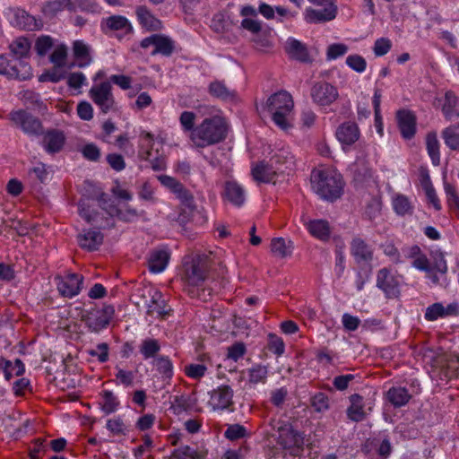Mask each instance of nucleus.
I'll return each mask as SVG.
<instances>
[{
	"instance_id": "37",
	"label": "nucleus",
	"mask_w": 459,
	"mask_h": 459,
	"mask_svg": "<svg viewBox=\"0 0 459 459\" xmlns=\"http://www.w3.org/2000/svg\"><path fill=\"white\" fill-rule=\"evenodd\" d=\"M9 48L12 56L14 57L15 60H25L30 53V42L26 38H17L10 44Z\"/></svg>"
},
{
	"instance_id": "32",
	"label": "nucleus",
	"mask_w": 459,
	"mask_h": 459,
	"mask_svg": "<svg viewBox=\"0 0 459 459\" xmlns=\"http://www.w3.org/2000/svg\"><path fill=\"white\" fill-rule=\"evenodd\" d=\"M159 181L162 186L169 189L172 193H174L179 199L184 201H188L191 198L188 191L184 187V186L178 182L176 178L167 176L161 175L158 177Z\"/></svg>"
},
{
	"instance_id": "49",
	"label": "nucleus",
	"mask_w": 459,
	"mask_h": 459,
	"mask_svg": "<svg viewBox=\"0 0 459 459\" xmlns=\"http://www.w3.org/2000/svg\"><path fill=\"white\" fill-rule=\"evenodd\" d=\"M267 373V368L261 365H255L246 371L247 380L251 385L264 383Z\"/></svg>"
},
{
	"instance_id": "28",
	"label": "nucleus",
	"mask_w": 459,
	"mask_h": 459,
	"mask_svg": "<svg viewBox=\"0 0 459 459\" xmlns=\"http://www.w3.org/2000/svg\"><path fill=\"white\" fill-rule=\"evenodd\" d=\"M77 238L80 247L89 251L98 249L103 242L100 231L93 230H83Z\"/></svg>"
},
{
	"instance_id": "46",
	"label": "nucleus",
	"mask_w": 459,
	"mask_h": 459,
	"mask_svg": "<svg viewBox=\"0 0 459 459\" xmlns=\"http://www.w3.org/2000/svg\"><path fill=\"white\" fill-rule=\"evenodd\" d=\"M195 120H196V114L193 111H183L179 117V125L184 134H186L188 138L190 139V135L193 134V132L195 130Z\"/></svg>"
},
{
	"instance_id": "62",
	"label": "nucleus",
	"mask_w": 459,
	"mask_h": 459,
	"mask_svg": "<svg viewBox=\"0 0 459 459\" xmlns=\"http://www.w3.org/2000/svg\"><path fill=\"white\" fill-rule=\"evenodd\" d=\"M392 48V42L387 38H379L375 41L373 52L377 56H385Z\"/></svg>"
},
{
	"instance_id": "52",
	"label": "nucleus",
	"mask_w": 459,
	"mask_h": 459,
	"mask_svg": "<svg viewBox=\"0 0 459 459\" xmlns=\"http://www.w3.org/2000/svg\"><path fill=\"white\" fill-rule=\"evenodd\" d=\"M148 312L156 313L161 316L166 313L165 301L162 299L161 293L158 290H153L152 295L151 303L148 304Z\"/></svg>"
},
{
	"instance_id": "26",
	"label": "nucleus",
	"mask_w": 459,
	"mask_h": 459,
	"mask_svg": "<svg viewBox=\"0 0 459 459\" xmlns=\"http://www.w3.org/2000/svg\"><path fill=\"white\" fill-rule=\"evenodd\" d=\"M101 28L104 31H121L129 33L133 27L129 20L123 15H111L102 20Z\"/></svg>"
},
{
	"instance_id": "5",
	"label": "nucleus",
	"mask_w": 459,
	"mask_h": 459,
	"mask_svg": "<svg viewBox=\"0 0 459 459\" xmlns=\"http://www.w3.org/2000/svg\"><path fill=\"white\" fill-rule=\"evenodd\" d=\"M402 282L403 277L391 269L382 268L377 273L376 286L388 299H394L400 295Z\"/></svg>"
},
{
	"instance_id": "60",
	"label": "nucleus",
	"mask_w": 459,
	"mask_h": 459,
	"mask_svg": "<svg viewBox=\"0 0 459 459\" xmlns=\"http://www.w3.org/2000/svg\"><path fill=\"white\" fill-rule=\"evenodd\" d=\"M207 371V368L203 364H188L185 366L184 372L185 374L193 378V379H200L202 378Z\"/></svg>"
},
{
	"instance_id": "40",
	"label": "nucleus",
	"mask_w": 459,
	"mask_h": 459,
	"mask_svg": "<svg viewBox=\"0 0 459 459\" xmlns=\"http://www.w3.org/2000/svg\"><path fill=\"white\" fill-rule=\"evenodd\" d=\"M386 398L394 407H402L410 401L411 394L406 388L397 386L387 391Z\"/></svg>"
},
{
	"instance_id": "59",
	"label": "nucleus",
	"mask_w": 459,
	"mask_h": 459,
	"mask_svg": "<svg viewBox=\"0 0 459 459\" xmlns=\"http://www.w3.org/2000/svg\"><path fill=\"white\" fill-rule=\"evenodd\" d=\"M433 264L431 265L432 273L445 275L447 272V264L444 255L441 252H436L432 255Z\"/></svg>"
},
{
	"instance_id": "54",
	"label": "nucleus",
	"mask_w": 459,
	"mask_h": 459,
	"mask_svg": "<svg viewBox=\"0 0 459 459\" xmlns=\"http://www.w3.org/2000/svg\"><path fill=\"white\" fill-rule=\"evenodd\" d=\"M66 76V70L65 66H55L51 69L47 71L46 73L42 74L39 76L40 82H46L49 81L52 82H57L65 78Z\"/></svg>"
},
{
	"instance_id": "64",
	"label": "nucleus",
	"mask_w": 459,
	"mask_h": 459,
	"mask_svg": "<svg viewBox=\"0 0 459 459\" xmlns=\"http://www.w3.org/2000/svg\"><path fill=\"white\" fill-rule=\"evenodd\" d=\"M271 32L268 30H261V32L253 38L257 48L260 50H265L272 47V41L270 39Z\"/></svg>"
},
{
	"instance_id": "29",
	"label": "nucleus",
	"mask_w": 459,
	"mask_h": 459,
	"mask_svg": "<svg viewBox=\"0 0 459 459\" xmlns=\"http://www.w3.org/2000/svg\"><path fill=\"white\" fill-rule=\"evenodd\" d=\"M209 92L212 96L230 103L238 100L234 90L228 88L222 82L219 81H215L209 85Z\"/></svg>"
},
{
	"instance_id": "51",
	"label": "nucleus",
	"mask_w": 459,
	"mask_h": 459,
	"mask_svg": "<svg viewBox=\"0 0 459 459\" xmlns=\"http://www.w3.org/2000/svg\"><path fill=\"white\" fill-rule=\"evenodd\" d=\"M203 457V452L186 446L175 449L170 459H202Z\"/></svg>"
},
{
	"instance_id": "61",
	"label": "nucleus",
	"mask_w": 459,
	"mask_h": 459,
	"mask_svg": "<svg viewBox=\"0 0 459 459\" xmlns=\"http://www.w3.org/2000/svg\"><path fill=\"white\" fill-rule=\"evenodd\" d=\"M157 370L165 377H171L173 374V367L171 361L168 358H159L154 361Z\"/></svg>"
},
{
	"instance_id": "18",
	"label": "nucleus",
	"mask_w": 459,
	"mask_h": 459,
	"mask_svg": "<svg viewBox=\"0 0 459 459\" xmlns=\"http://www.w3.org/2000/svg\"><path fill=\"white\" fill-rule=\"evenodd\" d=\"M323 9L306 8L304 19L308 23H319L331 21L336 16V6L334 4L322 6Z\"/></svg>"
},
{
	"instance_id": "7",
	"label": "nucleus",
	"mask_w": 459,
	"mask_h": 459,
	"mask_svg": "<svg viewBox=\"0 0 459 459\" xmlns=\"http://www.w3.org/2000/svg\"><path fill=\"white\" fill-rule=\"evenodd\" d=\"M310 95L316 105L328 107L338 99L339 92L333 84L327 82H319L312 86Z\"/></svg>"
},
{
	"instance_id": "6",
	"label": "nucleus",
	"mask_w": 459,
	"mask_h": 459,
	"mask_svg": "<svg viewBox=\"0 0 459 459\" xmlns=\"http://www.w3.org/2000/svg\"><path fill=\"white\" fill-rule=\"evenodd\" d=\"M0 74L9 78L26 80L31 77L30 65L26 60H15L14 57L0 55Z\"/></svg>"
},
{
	"instance_id": "42",
	"label": "nucleus",
	"mask_w": 459,
	"mask_h": 459,
	"mask_svg": "<svg viewBox=\"0 0 459 459\" xmlns=\"http://www.w3.org/2000/svg\"><path fill=\"white\" fill-rule=\"evenodd\" d=\"M426 148L431 162L434 166L440 163V143L437 139V133L430 132L426 136Z\"/></svg>"
},
{
	"instance_id": "45",
	"label": "nucleus",
	"mask_w": 459,
	"mask_h": 459,
	"mask_svg": "<svg viewBox=\"0 0 459 459\" xmlns=\"http://www.w3.org/2000/svg\"><path fill=\"white\" fill-rule=\"evenodd\" d=\"M442 137L449 149L459 151V124L445 128L442 131Z\"/></svg>"
},
{
	"instance_id": "21",
	"label": "nucleus",
	"mask_w": 459,
	"mask_h": 459,
	"mask_svg": "<svg viewBox=\"0 0 459 459\" xmlns=\"http://www.w3.org/2000/svg\"><path fill=\"white\" fill-rule=\"evenodd\" d=\"M457 304L449 303L444 305L441 302L434 303L426 308L424 317L428 321H436L457 314Z\"/></svg>"
},
{
	"instance_id": "25",
	"label": "nucleus",
	"mask_w": 459,
	"mask_h": 459,
	"mask_svg": "<svg viewBox=\"0 0 459 459\" xmlns=\"http://www.w3.org/2000/svg\"><path fill=\"white\" fill-rule=\"evenodd\" d=\"M304 225L314 238L321 241H327L330 238L332 230L327 221L323 219L309 220L305 221Z\"/></svg>"
},
{
	"instance_id": "35",
	"label": "nucleus",
	"mask_w": 459,
	"mask_h": 459,
	"mask_svg": "<svg viewBox=\"0 0 459 459\" xmlns=\"http://www.w3.org/2000/svg\"><path fill=\"white\" fill-rule=\"evenodd\" d=\"M293 251V243L283 238H274L271 241V252L279 258L290 256Z\"/></svg>"
},
{
	"instance_id": "8",
	"label": "nucleus",
	"mask_w": 459,
	"mask_h": 459,
	"mask_svg": "<svg viewBox=\"0 0 459 459\" xmlns=\"http://www.w3.org/2000/svg\"><path fill=\"white\" fill-rule=\"evenodd\" d=\"M12 122L29 136H35L42 130L41 123L24 110L13 111L9 115Z\"/></svg>"
},
{
	"instance_id": "39",
	"label": "nucleus",
	"mask_w": 459,
	"mask_h": 459,
	"mask_svg": "<svg viewBox=\"0 0 459 459\" xmlns=\"http://www.w3.org/2000/svg\"><path fill=\"white\" fill-rule=\"evenodd\" d=\"M442 112L447 120L459 117V107L457 97L452 91H446Z\"/></svg>"
},
{
	"instance_id": "22",
	"label": "nucleus",
	"mask_w": 459,
	"mask_h": 459,
	"mask_svg": "<svg viewBox=\"0 0 459 459\" xmlns=\"http://www.w3.org/2000/svg\"><path fill=\"white\" fill-rule=\"evenodd\" d=\"M397 123L401 134L404 139H411L416 133V117L409 110H400L397 113Z\"/></svg>"
},
{
	"instance_id": "13",
	"label": "nucleus",
	"mask_w": 459,
	"mask_h": 459,
	"mask_svg": "<svg viewBox=\"0 0 459 459\" xmlns=\"http://www.w3.org/2000/svg\"><path fill=\"white\" fill-rule=\"evenodd\" d=\"M335 136L344 152L351 150V147L359 139L360 131L354 122H344L341 124L335 132Z\"/></svg>"
},
{
	"instance_id": "50",
	"label": "nucleus",
	"mask_w": 459,
	"mask_h": 459,
	"mask_svg": "<svg viewBox=\"0 0 459 459\" xmlns=\"http://www.w3.org/2000/svg\"><path fill=\"white\" fill-rule=\"evenodd\" d=\"M422 186L425 191L428 202L435 208V210H441V204L437 192L430 181L429 176H427L422 181Z\"/></svg>"
},
{
	"instance_id": "12",
	"label": "nucleus",
	"mask_w": 459,
	"mask_h": 459,
	"mask_svg": "<svg viewBox=\"0 0 459 459\" xmlns=\"http://www.w3.org/2000/svg\"><path fill=\"white\" fill-rule=\"evenodd\" d=\"M89 94L94 103L105 113L109 111L114 104L109 82H103L91 88Z\"/></svg>"
},
{
	"instance_id": "36",
	"label": "nucleus",
	"mask_w": 459,
	"mask_h": 459,
	"mask_svg": "<svg viewBox=\"0 0 459 459\" xmlns=\"http://www.w3.org/2000/svg\"><path fill=\"white\" fill-rule=\"evenodd\" d=\"M392 206L394 212L399 216L411 215L414 208L410 198L402 194H396L393 196Z\"/></svg>"
},
{
	"instance_id": "24",
	"label": "nucleus",
	"mask_w": 459,
	"mask_h": 459,
	"mask_svg": "<svg viewBox=\"0 0 459 459\" xmlns=\"http://www.w3.org/2000/svg\"><path fill=\"white\" fill-rule=\"evenodd\" d=\"M170 254L166 247H159L151 252L148 259L149 269L152 273H162L168 266Z\"/></svg>"
},
{
	"instance_id": "27",
	"label": "nucleus",
	"mask_w": 459,
	"mask_h": 459,
	"mask_svg": "<svg viewBox=\"0 0 459 459\" xmlns=\"http://www.w3.org/2000/svg\"><path fill=\"white\" fill-rule=\"evenodd\" d=\"M72 48L78 67L84 68L91 64V48L88 44L82 40H74Z\"/></svg>"
},
{
	"instance_id": "55",
	"label": "nucleus",
	"mask_w": 459,
	"mask_h": 459,
	"mask_svg": "<svg viewBox=\"0 0 459 459\" xmlns=\"http://www.w3.org/2000/svg\"><path fill=\"white\" fill-rule=\"evenodd\" d=\"M160 351V344L157 340L146 339L140 347V351L144 359L153 358Z\"/></svg>"
},
{
	"instance_id": "10",
	"label": "nucleus",
	"mask_w": 459,
	"mask_h": 459,
	"mask_svg": "<svg viewBox=\"0 0 459 459\" xmlns=\"http://www.w3.org/2000/svg\"><path fill=\"white\" fill-rule=\"evenodd\" d=\"M233 390L229 385H220L209 394L208 405L212 411H225L233 403Z\"/></svg>"
},
{
	"instance_id": "3",
	"label": "nucleus",
	"mask_w": 459,
	"mask_h": 459,
	"mask_svg": "<svg viewBox=\"0 0 459 459\" xmlns=\"http://www.w3.org/2000/svg\"><path fill=\"white\" fill-rule=\"evenodd\" d=\"M265 108L279 128L288 130L292 127L294 102L289 92L281 91L271 95L265 103Z\"/></svg>"
},
{
	"instance_id": "33",
	"label": "nucleus",
	"mask_w": 459,
	"mask_h": 459,
	"mask_svg": "<svg viewBox=\"0 0 459 459\" xmlns=\"http://www.w3.org/2000/svg\"><path fill=\"white\" fill-rule=\"evenodd\" d=\"M288 55L297 60L307 62L309 60L308 52L305 45L294 38H289L285 43Z\"/></svg>"
},
{
	"instance_id": "41",
	"label": "nucleus",
	"mask_w": 459,
	"mask_h": 459,
	"mask_svg": "<svg viewBox=\"0 0 459 459\" xmlns=\"http://www.w3.org/2000/svg\"><path fill=\"white\" fill-rule=\"evenodd\" d=\"M65 9L74 10V4L71 0H48L43 6L45 15L52 17Z\"/></svg>"
},
{
	"instance_id": "43",
	"label": "nucleus",
	"mask_w": 459,
	"mask_h": 459,
	"mask_svg": "<svg viewBox=\"0 0 459 459\" xmlns=\"http://www.w3.org/2000/svg\"><path fill=\"white\" fill-rule=\"evenodd\" d=\"M412 266L419 271L425 272L433 284L436 285L439 282L438 275L432 273L431 264L426 255H416L412 261Z\"/></svg>"
},
{
	"instance_id": "4",
	"label": "nucleus",
	"mask_w": 459,
	"mask_h": 459,
	"mask_svg": "<svg viewBox=\"0 0 459 459\" xmlns=\"http://www.w3.org/2000/svg\"><path fill=\"white\" fill-rule=\"evenodd\" d=\"M208 261L204 256H196L185 264L184 281L187 285L188 292L193 297H199L198 288L207 278Z\"/></svg>"
},
{
	"instance_id": "58",
	"label": "nucleus",
	"mask_w": 459,
	"mask_h": 459,
	"mask_svg": "<svg viewBox=\"0 0 459 459\" xmlns=\"http://www.w3.org/2000/svg\"><path fill=\"white\" fill-rule=\"evenodd\" d=\"M443 185L446 204L449 209H451L453 206L459 204V195L457 194L455 187L452 184L447 182L446 178H444Z\"/></svg>"
},
{
	"instance_id": "19",
	"label": "nucleus",
	"mask_w": 459,
	"mask_h": 459,
	"mask_svg": "<svg viewBox=\"0 0 459 459\" xmlns=\"http://www.w3.org/2000/svg\"><path fill=\"white\" fill-rule=\"evenodd\" d=\"M351 405L347 409V415L350 420L353 421H360L362 420L368 411H371L372 403L364 402L363 398L359 394H352L350 397Z\"/></svg>"
},
{
	"instance_id": "9",
	"label": "nucleus",
	"mask_w": 459,
	"mask_h": 459,
	"mask_svg": "<svg viewBox=\"0 0 459 459\" xmlns=\"http://www.w3.org/2000/svg\"><path fill=\"white\" fill-rule=\"evenodd\" d=\"M115 314L113 306L105 305L100 309L91 311L86 317V325L92 332H100L106 328Z\"/></svg>"
},
{
	"instance_id": "31",
	"label": "nucleus",
	"mask_w": 459,
	"mask_h": 459,
	"mask_svg": "<svg viewBox=\"0 0 459 459\" xmlns=\"http://www.w3.org/2000/svg\"><path fill=\"white\" fill-rule=\"evenodd\" d=\"M65 137L62 132L48 131L43 137V147L48 153L59 152L65 144Z\"/></svg>"
},
{
	"instance_id": "15",
	"label": "nucleus",
	"mask_w": 459,
	"mask_h": 459,
	"mask_svg": "<svg viewBox=\"0 0 459 459\" xmlns=\"http://www.w3.org/2000/svg\"><path fill=\"white\" fill-rule=\"evenodd\" d=\"M270 163L280 174L291 171L295 167V157L289 147H281L273 151Z\"/></svg>"
},
{
	"instance_id": "20",
	"label": "nucleus",
	"mask_w": 459,
	"mask_h": 459,
	"mask_svg": "<svg viewBox=\"0 0 459 459\" xmlns=\"http://www.w3.org/2000/svg\"><path fill=\"white\" fill-rule=\"evenodd\" d=\"M300 438L290 427L285 426L279 429L278 444L284 449L294 455L298 453Z\"/></svg>"
},
{
	"instance_id": "44",
	"label": "nucleus",
	"mask_w": 459,
	"mask_h": 459,
	"mask_svg": "<svg viewBox=\"0 0 459 459\" xmlns=\"http://www.w3.org/2000/svg\"><path fill=\"white\" fill-rule=\"evenodd\" d=\"M101 411L105 414H111L118 410L119 401L111 391H103L100 401Z\"/></svg>"
},
{
	"instance_id": "16",
	"label": "nucleus",
	"mask_w": 459,
	"mask_h": 459,
	"mask_svg": "<svg viewBox=\"0 0 459 459\" xmlns=\"http://www.w3.org/2000/svg\"><path fill=\"white\" fill-rule=\"evenodd\" d=\"M351 254L358 264H369L374 258V247L365 240L356 238L351 243Z\"/></svg>"
},
{
	"instance_id": "47",
	"label": "nucleus",
	"mask_w": 459,
	"mask_h": 459,
	"mask_svg": "<svg viewBox=\"0 0 459 459\" xmlns=\"http://www.w3.org/2000/svg\"><path fill=\"white\" fill-rule=\"evenodd\" d=\"M68 48L65 44L58 43L54 46L53 51L50 55V62L55 66H65L66 65V58Z\"/></svg>"
},
{
	"instance_id": "14",
	"label": "nucleus",
	"mask_w": 459,
	"mask_h": 459,
	"mask_svg": "<svg viewBox=\"0 0 459 459\" xmlns=\"http://www.w3.org/2000/svg\"><path fill=\"white\" fill-rule=\"evenodd\" d=\"M82 280V276L76 273H70L65 277H56L57 290L62 296L73 298L81 291Z\"/></svg>"
},
{
	"instance_id": "56",
	"label": "nucleus",
	"mask_w": 459,
	"mask_h": 459,
	"mask_svg": "<svg viewBox=\"0 0 459 459\" xmlns=\"http://www.w3.org/2000/svg\"><path fill=\"white\" fill-rule=\"evenodd\" d=\"M87 84V78L82 72L72 73L67 76V85L70 89L75 90L77 94L81 93V88Z\"/></svg>"
},
{
	"instance_id": "34",
	"label": "nucleus",
	"mask_w": 459,
	"mask_h": 459,
	"mask_svg": "<svg viewBox=\"0 0 459 459\" xmlns=\"http://www.w3.org/2000/svg\"><path fill=\"white\" fill-rule=\"evenodd\" d=\"M25 371L22 361L16 359L13 361L0 359V372H3L6 380H10L13 377L22 376Z\"/></svg>"
},
{
	"instance_id": "17",
	"label": "nucleus",
	"mask_w": 459,
	"mask_h": 459,
	"mask_svg": "<svg viewBox=\"0 0 459 459\" xmlns=\"http://www.w3.org/2000/svg\"><path fill=\"white\" fill-rule=\"evenodd\" d=\"M223 196L234 206L240 207L246 202L247 191L236 180L230 179L225 182Z\"/></svg>"
},
{
	"instance_id": "53",
	"label": "nucleus",
	"mask_w": 459,
	"mask_h": 459,
	"mask_svg": "<svg viewBox=\"0 0 459 459\" xmlns=\"http://www.w3.org/2000/svg\"><path fill=\"white\" fill-rule=\"evenodd\" d=\"M106 428L113 435H126L128 431L126 424L120 416L108 419L106 423Z\"/></svg>"
},
{
	"instance_id": "48",
	"label": "nucleus",
	"mask_w": 459,
	"mask_h": 459,
	"mask_svg": "<svg viewBox=\"0 0 459 459\" xmlns=\"http://www.w3.org/2000/svg\"><path fill=\"white\" fill-rule=\"evenodd\" d=\"M31 178L38 179L40 183H47L51 179V170L46 164L38 162L34 164L29 170Z\"/></svg>"
},
{
	"instance_id": "1",
	"label": "nucleus",
	"mask_w": 459,
	"mask_h": 459,
	"mask_svg": "<svg viewBox=\"0 0 459 459\" xmlns=\"http://www.w3.org/2000/svg\"><path fill=\"white\" fill-rule=\"evenodd\" d=\"M311 184L314 191L322 199L330 202L341 197L344 186L342 175L333 168L313 170Z\"/></svg>"
},
{
	"instance_id": "38",
	"label": "nucleus",
	"mask_w": 459,
	"mask_h": 459,
	"mask_svg": "<svg viewBox=\"0 0 459 459\" xmlns=\"http://www.w3.org/2000/svg\"><path fill=\"white\" fill-rule=\"evenodd\" d=\"M276 174L280 173L270 162L269 164L262 162L252 169L254 179L259 182H271Z\"/></svg>"
},
{
	"instance_id": "63",
	"label": "nucleus",
	"mask_w": 459,
	"mask_h": 459,
	"mask_svg": "<svg viewBox=\"0 0 459 459\" xmlns=\"http://www.w3.org/2000/svg\"><path fill=\"white\" fill-rule=\"evenodd\" d=\"M53 39L49 36H41L36 41V51L39 56H44L52 48H54Z\"/></svg>"
},
{
	"instance_id": "2",
	"label": "nucleus",
	"mask_w": 459,
	"mask_h": 459,
	"mask_svg": "<svg viewBox=\"0 0 459 459\" xmlns=\"http://www.w3.org/2000/svg\"><path fill=\"white\" fill-rule=\"evenodd\" d=\"M227 124L219 115L204 118L190 135V142L195 147L204 148L218 143L225 139Z\"/></svg>"
},
{
	"instance_id": "11",
	"label": "nucleus",
	"mask_w": 459,
	"mask_h": 459,
	"mask_svg": "<svg viewBox=\"0 0 459 459\" xmlns=\"http://www.w3.org/2000/svg\"><path fill=\"white\" fill-rule=\"evenodd\" d=\"M5 13L11 24L14 27L28 30H39L41 27V22L23 9L9 8Z\"/></svg>"
},
{
	"instance_id": "30",
	"label": "nucleus",
	"mask_w": 459,
	"mask_h": 459,
	"mask_svg": "<svg viewBox=\"0 0 459 459\" xmlns=\"http://www.w3.org/2000/svg\"><path fill=\"white\" fill-rule=\"evenodd\" d=\"M135 12L140 24L146 30H159L161 29V22L146 6H138Z\"/></svg>"
},
{
	"instance_id": "57",
	"label": "nucleus",
	"mask_w": 459,
	"mask_h": 459,
	"mask_svg": "<svg viewBox=\"0 0 459 459\" xmlns=\"http://www.w3.org/2000/svg\"><path fill=\"white\" fill-rule=\"evenodd\" d=\"M346 65L353 71L361 74L367 68L365 58L359 55H350L346 58Z\"/></svg>"
},
{
	"instance_id": "23",
	"label": "nucleus",
	"mask_w": 459,
	"mask_h": 459,
	"mask_svg": "<svg viewBox=\"0 0 459 459\" xmlns=\"http://www.w3.org/2000/svg\"><path fill=\"white\" fill-rule=\"evenodd\" d=\"M141 46L144 48L153 46V54L161 53L163 55H169L174 48L173 41L169 38L160 35H152L143 39Z\"/></svg>"
}]
</instances>
